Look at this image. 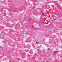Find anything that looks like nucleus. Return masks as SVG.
<instances>
[{
  "label": "nucleus",
  "mask_w": 62,
  "mask_h": 62,
  "mask_svg": "<svg viewBox=\"0 0 62 62\" xmlns=\"http://www.w3.org/2000/svg\"><path fill=\"white\" fill-rule=\"evenodd\" d=\"M58 53V51H55L54 53Z\"/></svg>",
  "instance_id": "nucleus-1"
},
{
  "label": "nucleus",
  "mask_w": 62,
  "mask_h": 62,
  "mask_svg": "<svg viewBox=\"0 0 62 62\" xmlns=\"http://www.w3.org/2000/svg\"><path fill=\"white\" fill-rule=\"evenodd\" d=\"M50 50V48H48V51H49V50Z\"/></svg>",
  "instance_id": "nucleus-2"
},
{
  "label": "nucleus",
  "mask_w": 62,
  "mask_h": 62,
  "mask_svg": "<svg viewBox=\"0 0 62 62\" xmlns=\"http://www.w3.org/2000/svg\"><path fill=\"white\" fill-rule=\"evenodd\" d=\"M30 20H28V21H30Z\"/></svg>",
  "instance_id": "nucleus-3"
}]
</instances>
